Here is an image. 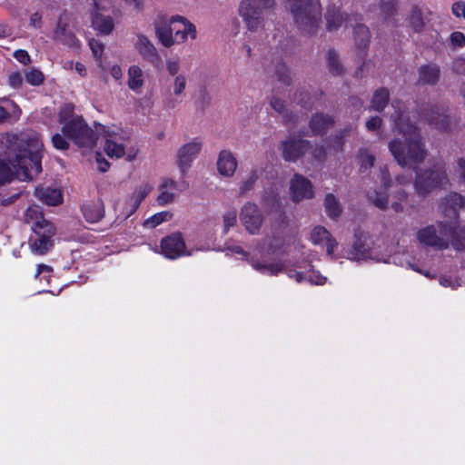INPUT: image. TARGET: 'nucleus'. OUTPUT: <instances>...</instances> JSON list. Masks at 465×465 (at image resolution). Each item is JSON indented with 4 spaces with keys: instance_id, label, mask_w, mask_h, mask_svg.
<instances>
[{
    "instance_id": "nucleus-1",
    "label": "nucleus",
    "mask_w": 465,
    "mask_h": 465,
    "mask_svg": "<svg viewBox=\"0 0 465 465\" xmlns=\"http://www.w3.org/2000/svg\"><path fill=\"white\" fill-rule=\"evenodd\" d=\"M8 146L0 155V184L15 174L19 180H32L42 172L43 143L35 134L8 135Z\"/></svg>"
},
{
    "instance_id": "nucleus-2",
    "label": "nucleus",
    "mask_w": 465,
    "mask_h": 465,
    "mask_svg": "<svg viewBox=\"0 0 465 465\" xmlns=\"http://www.w3.org/2000/svg\"><path fill=\"white\" fill-rule=\"evenodd\" d=\"M391 106L393 113L391 114V120L393 123V133L395 135H401L402 139H392L389 143V150L399 165L415 170L428 155L425 143L417 127L410 123L405 104L394 101Z\"/></svg>"
},
{
    "instance_id": "nucleus-3",
    "label": "nucleus",
    "mask_w": 465,
    "mask_h": 465,
    "mask_svg": "<svg viewBox=\"0 0 465 465\" xmlns=\"http://www.w3.org/2000/svg\"><path fill=\"white\" fill-rule=\"evenodd\" d=\"M417 238L420 243L436 249H446L451 243L460 250L465 248V226L457 230L456 223L440 222L419 230Z\"/></svg>"
},
{
    "instance_id": "nucleus-4",
    "label": "nucleus",
    "mask_w": 465,
    "mask_h": 465,
    "mask_svg": "<svg viewBox=\"0 0 465 465\" xmlns=\"http://www.w3.org/2000/svg\"><path fill=\"white\" fill-rule=\"evenodd\" d=\"M72 104L64 105L59 112V121L63 125V134L79 147L92 148L96 142L94 132L81 116L74 115Z\"/></svg>"
},
{
    "instance_id": "nucleus-5",
    "label": "nucleus",
    "mask_w": 465,
    "mask_h": 465,
    "mask_svg": "<svg viewBox=\"0 0 465 465\" xmlns=\"http://www.w3.org/2000/svg\"><path fill=\"white\" fill-rule=\"evenodd\" d=\"M294 24L305 35H314L322 21L319 0H288Z\"/></svg>"
},
{
    "instance_id": "nucleus-6",
    "label": "nucleus",
    "mask_w": 465,
    "mask_h": 465,
    "mask_svg": "<svg viewBox=\"0 0 465 465\" xmlns=\"http://www.w3.org/2000/svg\"><path fill=\"white\" fill-rule=\"evenodd\" d=\"M282 238H271L266 236L262 245L258 247L257 253L249 259L252 267L258 272L265 275H277L283 270L284 264L281 260L271 261L269 255L282 248Z\"/></svg>"
},
{
    "instance_id": "nucleus-7",
    "label": "nucleus",
    "mask_w": 465,
    "mask_h": 465,
    "mask_svg": "<svg viewBox=\"0 0 465 465\" xmlns=\"http://www.w3.org/2000/svg\"><path fill=\"white\" fill-rule=\"evenodd\" d=\"M274 0H242L239 15L248 30L257 32L264 26L263 12L273 8Z\"/></svg>"
},
{
    "instance_id": "nucleus-8",
    "label": "nucleus",
    "mask_w": 465,
    "mask_h": 465,
    "mask_svg": "<svg viewBox=\"0 0 465 465\" xmlns=\"http://www.w3.org/2000/svg\"><path fill=\"white\" fill-rule=\"evenodd\" d=\"M448 181L445 165L438 163L433 169L417 173L414 185L418 194L425 195L435 188L445 186Z\"/></svg>"
},
{
    "instance_id": "nucleus-9",
    "label": "nucleus",
    "mask_w": 465,
    "mask_h": 465,
    "mask_svg": "<svg viewBox=\"0 0 465 465\" xmlns=\"http://www.w3.org/2000/svg\"><path fill=\"white\" fill-rule=\"evenodd\" d=\"M112 14V5L106 0H94V9L91 12L92 27L100 35H108L114 28Z\"/></svg>"
},
{
    "instance_id": "nucleus-10",
    "label": "nucleus",
    "mask_w": 465,
    "mask_h": 465,
    "mask_svg": "<svg viewBox=\"0 0 465 465\" xmlns=\"http://www.w3.org/2000/svg\"><path fill=\"white\" fill-rule=\"evenodd\" d=\"M104 132L107 138L104 149L109 157L121 158L126 155V160L129 162L136 158L137 149L134 147L128 148L126 145L127 141L122 139L117 132L110 128L104 130Z\"/></svg>"
},
{
    "instance_id": "nucleus-11",
    "label": "nucleus",
    "mask_w": 465,
    "mask_h": 465,
    "mask_svg": "<svg viewBox=\"0 0 465 465\" xmlns=\"http://www.w3.org/2000/svg\"><path fill=\"white\" fill-rule=\"evenodd\" d=\"M240 221L250 234L256 235L261 231L264 218L256 203L247 202L241 208Z\"/></svg>"
},
{
    "instance_id": "nucleus-12",
    "label": "nucleus",
    "mask_w": 465,
    "mask_h": 465,
    "mask_svg": "<svg viewBox=\"0 0 465 465\" xmlns=\"http://www.w3.org/2000/svg\"><path fill=\"white\" fill-rule=\"evenodd\" d=\"M379 179L381 182V190L370 192L368 198L376 207L381 210H385L389 206V194L387 192L393 185L387 166L380 168Z\"/></svg>"
},
{
    "instance_id": "nucleus-13",
    "label": "nucleus",
    "mask_w": 465,
    "mask_h": 465,
    "mask_svg": "<svg viewBox=\"0 0 465 465\" xmlns=\"http://www.w3.org/2000/svg\"><path fill=\"white\" fill-rule=\"evenodd\" d=\"M202 148L203 143L199 139H193L178 149L176 153L177 164L182 173H185L192 166Z\"/></svg>"
},
{
    "instance_id": "nucleus-14",
    "label": "nucleus",
    "mask_w": 465,
    "mask_h": 465,
    "mask_svg": "<svg viewBox=\"0 0 465 465\" xmlns=\"http://www.w3.org/2000/svg\"><path fill=\"white\" fill-rule=\"evenodd\" d=\"M279 148L285 161L295 162L309 149V143L300 137L290 136L280 143Z\"/></svg>"
},
{
    "instance_id": "nucleus-15",
    "label": "nucleus",
    "mask_w": 465,
    "mask_h": 465,
    "mask_svg": "<svg viewBox=\"0 0 465 465\" xmlns=\"http://www.w3.org/2000/svg\"><path fill=\"white\" fill-rule=\"evenodd\" d=\"M176 25L174 15L171 17L158 16L153 23L155 35L164 47H171L174 45L173 26Z\"/></svg>"
},
{
    "instance_id": "nucleus-16",
    "label": "nucleus",
    "mask_w": 465,
    "mask_h": 465,
    "mask_svg": "<svg viewBox=\"0 0 465 465\" xmlns=\"http://www.w3.org/2000/svg\"><path fill=\"white\" fill-rule=\"evenodd\" d=\"M162 253L168 259H176L183 255H192L185 251V243L180 233H173L161 242Z\"/></svg>"
},
{
    "instance_id": "nucleus-17",
    "label": "nucleus",
    "mask_w": 465,
    "mask_h": 465,
    "mask_svg": "<svg viewBox=\"0 0 465 465\" xmlns=\"http://www.w3.org/2000/svg\"><path fill=\"white\" fill-rule=\"evenodd\" d=\"M188 85V75H177L172 78L169 86V93L163 100L164 108L173 109L177 105V100L185 95Z\"/></svg>"
},
{
    "instance_id": "nucleus-18",
    "label": "nucleus",
    "mask_w": 465,
    "mask_h": 465,
    "mask_svg": "<svg viewBox=\"0 0 465 465\" xmlns=\"http://www.w3.org/2000/svg\"><path fill=\"white\" fill-rule=\"evenodd\" d=\"M35 233L36 238L30 240L31 251L37 255H44L53 246L52 237L55 233V229L52 223H44L41 232Z\"/></svg>"
},
{
    "instance_id": "nucleus-19",
    "label": "nucleus",
    "mask_w": 465,
    "mask_h": 465,
    "mask_svg": "<svg viewBox=\"0 0 465 465\" xmlns=\"http://www.w3.org/2000/svg\"><path fill=\"white\" fill-rule=\"evenodd\" d=\"M313 188L310 180L302 175L295 174L290 182V195L293 202L299 203L313 197Z\"/></svg>"
},
{
    "instance_id": "nucleus-20",
    "label": "nucleus",
    "mask_w": 465,
    "mask_h": 465,
    "mask_svg": "<svg viewBox=\"0 0 465 465\" xmlns=\"http://www.w3.org/2000/svg\"><path fill=\"white\" fill-rule=\"evenodd\" d=\"M134 48L143 59L149 63H154L160 59L159 53L153 43L142 33L136 34Z\"/></svg>"
},
{
    "instance_id": "nucleus-21",
    "label": "nucleus",
    "mask_w": 465,
    "mask_h": 465,
    "mask_svg": "<svg viewBox=\"0 0 465 465\" xmlns=\"http://www.w3.org/2000/svg\"><path fill=\"white\" fill-rule=\"evenodd\" d=\"M153 186L149 183H143L126 198L124 203V215L125 218L131 216L140 206L143 200L152 192Z\"/></svg>"
},
{
    "instance_id": "nucleus-22",
    "label": "nucleus",
    "mask_w": 465,
    "mask_h": 465,
    "mask_svg": "<svg viewBox=\"0 0 465 465\" xmlns=\"http://www.w3.org/2000/svg\"><path fill=\"white\" fill-rule=\"evenodd\" d=\"M216 167L221 176L231 178L238 168V161L231 151L223 150L218 154Z\"/></svg>"
},
{
    "instance_id": "nucleus-23",
    "label": "nucleus",
    "mask_w": 465,
    "mask_h": 465,
    "mask_svg": "<svg viewBox=\"0 0 465 465\" xmlns=\"http://www.w3.org/2000/svg\"><path fill=\"white\" fill-rule=\"evenodd\" d=\"M176 25L173 26V40L175 44H182L187 41L188 37L192 40L196 38V28L185 17L174 15Z\"/></svg>"
},
{
    "instance_id": "nucleus-24",
    "label": "nucleus",
    "mask_w": 465,
    "mask_h": 465,
    "mask_svg": "<svg viewBox=\"0 0 465 465\" xmlns=\"http://www.w3.org/2000/svg\"><path fill=\"white\" fill-rule=\"evenodd\" d=\"M160 193L157 196V203L160 206H166L175 201L177 195V183L175 181L164 178L159 185Z\"/></svg>"
},
{
    "instance_id": "nucleus-25",
    "label": "nucleus",
    "mask_w": 465,
    "mask_h": 465,
    "mask_svg": "<svg viewBox=\"0 0 465 465\" xmlns=\"http://www.w3.org/2000/svg\"><path fill=\"white\" fill-rule=\"evenodd\" d=\"M21 109L7 97L0 98V123H15L21 116Z\"/></svg>"
},
{
    "instance_id": "nucleus-26",
    "label": "nucleus",
    "mask_w": 465,
    "mask_h": 465,
    "mask_svg": "<svg viewBox=\"0 0 465 465\" xmlns=\"http://www.w3.org/2000/svg\"><path fill=\"white\" fill-rule=\"evenodd\" d=\"M311 240L315 245H325L328 254H332L337 245L336 241L331 236L330 232L322 226H315L311 232Z\"/></svg>"
},
{
    "instance_id": "nucleus-27",
    "label": "nucleus",
    "mask_w": 465,
    "mask_h": 465,
    "mask_svg": "<svg viewBox=\"0 0 465 465\" xmlns=\"http://www.w3.org/2000/svg\"><path fill=\"white\" fill-rule=\"evenodd\" d=\"M145 83L144 72L137 64H132L127 70V86L135 94H141Z\"/></svg>"
},
{
    "instance_id": "nucleus-28",
    "label": "nucleus",
    "mask_w": 465,
    "mask_h": 465,
    "mask_svg": "<svg viewBox=\"0 0 465 465\" xmlns=\"http://www.w3.org/2000/svg\"><path fill=\"white\" fill-rule=\"evenodd\" d=\"M326 27L329 31L337 30L340 26L345 24V26H353L351 19L345 18L344 15L336 6H331L328 8L326 15Z\"/></svg>"
},
{
    "instance_id": "nucleus-29",
    "label": "nucleus",
    "mask_w": 465,
    "mask_h": 465,
    "mask_svg": "<svg viewBox=\"0 0 465 465\" xmlns=\"http://www.w3.org/2000/svg\"><path fill=\"white\" fill-rule=\"evenodd\" d=\"M406 25L412 33H421L425 27L424 11L420 6H412L405 19Z\"/></svg>"
},
{
    "instance_id": "nucleus-30",
    "label": "nucleus",
    "mask_w": 465,
    "mask_h": 465,
    "mask_svg": "<svg viewBox=\"0 0 465 465\" xmlns=\"http://www.w3.org/2000/svg\"><path fill=\"white\" fill-rule=\"evenodd\" d=\"M440 69L435 64L421 65L418 71V82L421 84L434 85L440 79Z\"/></svg>"
},
{
    "instance_id": "nucleus-31",
    "label": "nucleus",
    "mask_w": 465,
    "mask_h": 465,
    "mask_svg": "<svg viewBox=\"0 0 465 465\" xmlns=\"http://www.w3.org/2000/svg\"><path fill=\"white\" fill-rule=\"evenodd\" d=\"M54 39L70 46H74L76 45V38L73 33L68 30V25L62 16L58 18L56 26L54 30Z\"/></svg>"
},
{
    "instance_id": "nucleus-32",
    "label": "nucleus",
    "mask_w": 465,
    "mask_h": 465,
    "mask_svg": "<svg viewBox=\"0 0 465 465\" xmlns=\"http://www.w3.org/2000/svg\"><path fill=\"white\" fill-rule=\"evenodd\" d=\"M26 223L32 224L34 232H41L44 223H50L43 216L42 210L37 205L29 206L25 213Z\"/></svg>"
},
{
    "instance_id": "nucleus-33",
    "label": "nucleus",
    "mask_w": 465,
    "mask_h": 465,
    "mask_svg": "<svg viewBox=\"0 0 465 465\" xmlns=\"http://www.w3.org/2000/svg\"><path fill=\"white\" fill-rule=\"evenodd\" d=\"M82 211L84 217L89 223H97L104 215V207L101 201L84 204Z\"/></svg>"
},
{
    "instance_id": "nucleus-34",
    "label": "nucleus",
    "mask_w": 465,
    "mask_h": 465,
    "mask_svg": "<svg viewBox=\"0 0 465 465\" xmlns=\"http://www.w3.org/2000/svg\"><path fill=\"white\" fill-rule=\"evenodd\" d=\"M446 215L456 216L458 210L465 207V197L456 193H450L442 203Z\"/></svg>"
},
{
    "instance_id": "nucleus-35",
    "label": "nucleus",
    "mask_w": 465,
    "mask_h": 465,
    "mask_svg": "<svg viewBox=\"0 0 465 465\" xmlns=\"http://www.w3.org/2000/svg\"><path fill=\"white\" fill-rule=\"evenodd\" d=\"M332 119L328 115L315 114L310 122L311 132L314 135L322 134L332 125Z\"/></svg>"
},
{
    "instance_id": "nucleus-36",
    "label": "nucleus",
    "mask_w": 465,
    "mask_h": 465,
    "mask_svg": "<svg viewBox=\"0 0 465 465\" xmlns=\"http://www.w3.org/2000/svg\"><path fill=\"white\" fill-rule=\"evenodd\" d=\"M35 196L48 205H57L62 203L61 192L57 189L40 188L35 190Z\"/></svg>"
},
{
    "instance_id": "nucleus-37",
    "label": "nucleus",
    "mask_w": 465,
    "mask_h": 465,
    "mask_svg": "<svg viewBox=\"0 0 465 465\" xmlns=\"http://www.w3.org/2000/svg\"><path fill=\"white\" fill-rule=\"evenodd\" d=\"M409 206L408 193L403 189L396 190L391 196V207L396 213L406 212Z\"/></svg>"
},
{
    "instance_id": "nucleus-38",
    "label": "nucleus",
    "mask_w": 465,
    "mask_h": 465,
    "mask_svg": "<svg viewBox=\"0 0 465 465\" xmlns=\"http://www.w3.org/2000/svg\"><path fill=\"white\" fill-rule=\"evenodd\" d=\"M173 218V213L169 211H163L157 213L149 218H147L143 223V226L146 229H154L158 225L162 224L164 222H168Z\"/></svg>"
},
{
    "instance_id": "nucleus-39",
    "label": "nucleus",
    "mask_w": 465,
    "mask_h": 465,
    "mask_svg": "<svg viewBox=\"0 0 465 465\" xmlns=\"http://www.w3.org/2000/svg\"><path fill=\"white\" fill-rule=\"evenodd\" d=\"M389 92L385 88L377 90L372 96L371 107L374 111H382L389 102Z\"/></svg>"
},
{
    "instance_id": "nucleus-40",
    "label": "nucleus",
    "mask_w": 465,
    "mask_h": 465,
    "mask_svg": "<svg viewBox=\"0 0 465 465\" xmlns=\"http://www.w3.org/2000/svg\"><path fill=\"white\" fill-rule=\"evenodd\" d=\"M368 257V250L361 241L355 242L351 248L347 252V258L352 261L365 260Z\"/></svg>"
},
{
    "instance_id": "nucleus-41",
    "label": "nucleus",
    "mask_w": 465,
    "mask_h": 465,
    "mask_svg": "<svg viewBox=\"0 0 465 465\" xmlns=\"http://www.w3.org/2000/svg\"><path fill=\"white\" fill-rule=\"evenodd\" d=\"M259 178L258 172L252 170L241 183L239 185V194L245 195L247 193L254 188V185Z\"/></svg>"
},
{
    "instance_id": "nucleus-42",
    "label": "nucleus",
    "mask_w": 465,
    "mask_h": 465,
    "mask_svg": "<svg viewBox=\"0 0 465 465\" xmlns=\"http://www.w3.org/2000/svg\"><path fill=\"white\" fill-rule=\"evenodd\" d=\"M327 66L332 74H340L342 72V64H341L337 54L333 50L327 53Z\"/></svg>"
},
{
    "instance_id": "nucleus-43",
    "label": "nucleus",
    "mask_w": 465,
    "mask_h": 465,
    "mask_svg": "<svg viewBox=\"0 0 465 465\" xmlns=\"http://www.w3.org/2000/svg\"><path fill=\"white\" fill-rule=\"evenodd\" d=\"M324 205L325 210L330 217L336 218L340 215L341 211L340 204L332 194L329 193L326 195Z\"/></svg>"
},
{
    "instance_id": "nucleus-44",
    "label": "nucleus",
    "mask_w": 465,
    "mask_h": 465,
    "mask_svg": "<svg viewBox=\"0 0 465 465\" xmlns=\"http://www.w3.org/2000/svg\"><path fill=\"white\" fill-rule=\"evenodd\" d=\"M182 65L178 58L171 57L165 60V70L168 75L172 78L177 75H184L185 74L181 72Z\"/></svg>"
},
{
    "instance_id": "nucleus-45",
    "label": "nucleus",
    "mask_w": 465,
    "mask_h": 465,
    "mask_svg": "<svg viewBox=\"0 0 465 465\" xmlns=\"http://www.w3.org/2000/svg\"><path fill=\"white\" fill-rule=\"evenodd\" d=\"M353 34L356 41L361 46H365L370 39V31L364 25L358 24L353 28Z\"/></svg>"
},
{
    "instance_id": "nucleus-46",
    "label": "nucleus",
    "mask_w": 465,
    "mask_h": 465,
    "mask_svg": "<svg viewBox=\"0 0 465 465\" xmlns=\"http://www.w3.org/2000/svg\"><path fill=\"white\" fill-rule=\"evenodd\" d=\"M358 158L360 162V171L361 173L367 171L374 164L375 157L370 154L365 149L360 150Z\"/></svg>"
},
{
    "instance_id": "nucleus-47",
    "label": "nucleus",
    "mask_w": 465,
    "mask_h": 465,
    "mask_svg": "<svg viewBox=\"0 0 465 465\" xmlns=\"http://www.w3.org/2000/svg\"><path fill=\"white\" fill-rule=\"evenodd\" d=\"M25 80L31 85H40L44 82L45 76L41 71L33 68L25 74Z\"/></svg>"
},
{
    "instance_id": "nucleus-48",
    "label": "nucleus",
    "mask_w": 465,
    "mask_h": 465,
    "mask_svg": "<svg viewBox=\"0 0 465 465\" xmlns=\"http://www.w3.org/2000/svg\"><path fill=\"white\" fill-rule=\"evenodd\" d=\"M381 11L383 14L385 19L391 17L396 12V1L381 0Z\"/></svg>"
},
{
    "instance_id": "nucleus-49",
    "label": "nucleus",
    "mask_w": 465,
    "mask_h": 465,
    "mask_svg": "<svg viewBox=\"0 0 465 465\" xmlns=\"http://www.w3.org/2000/svg\"><path fill=\"white\" fill-rule=\"evenodd\" d=\"M236 223H237V214L234 210L227 211L223 214V230L225 232H227L231 227L235 226Z\"/></svg>"
},
{
    "instance_id": "nucleus-50",
    "label": "nucleus",
    "mask_w": 465,
    "mask_h": 465,
    "mask_svg": "<svg viewBox=\"0 0 465 465\" xmlns=\"http://www.w3.org/2000/svg\"><path fill=\"white\" fill-rule=\"evenodd\" d=\"M89 45H90V48H91L94 57L96 58L97 62L99 63V65L102 67L101 57H102V54L104 52V45L97 40L92 39L89 42Z\"/></svg>"
},
{
    "instance_id": "nucleus-51",
    "label": "nucleus",
    "mask_w": 465,
    "mask_h": 465,
    "mask_svg": "<svg viewBox=\"0 0 465 465\" xmlns=\"http://www.w3.org/2000/svg\"><path fill=\"white\" fill-rule=\"evenodd\" d=\"M24 82V76L19 72H12L8 74L7 83L14 89L20 88Z\"/></svg>"
},
{
    "instance_id": "nucleus-52",
    "label": "nucleus",
    "mask_w": 465,
    "mask_h": 465,
    "mask_svg": "<svg viewBox=\"0 0 465 465\" xmlns=\"http://www.w3.org/2000/svg\"><path fill=\"white\" fill-rule=\"evenodd\" d=\"M52 143L57 150H66L69 147L67 140L60 134L52 136Z\"/></svg>"
},
{
    "instance_id": "nucleus-53",
    "label": "nucleus",
    "mask_w": 465,
    "mask_h": 465,
    "mask_svg": "<svg viewBox=\"0 0 465 465\" xmlns=\"http://www.w3.org/2000/svg\"><path fill=\"white\" fill-rule=\"evenodd\" d=\"M451 11L456 17L465 19V2H455L451 6Z\"/></svg>"
},
{
    "instance_id": "nucleus-54",
    "label": "nucleus",
    "mask_w": 465,
    "mask_h": 465,
    "mask_svg": "<svg viewBox=\"0 0 465 465\" xmlns=\"http://www.w3.org/2000/svg\"><path fill=\"white\" fill-rule=\"evenodd\" d=\"M43 25V15L40 12L33 13L29 17V26L35 29H40Z\"/></svg>"
},
{
    "instance_id": "nucleus-55",
    "label": "nucleus",
    "mask_w": 465,
    "mask_h": 465,
    "mask_svg": "<svg viewBox=\"0 0 465 465\" xmlns=\"http://www.w3.org/2000/svg\"><path fill=\"white\" fill-rule=\"evenodd\" d=\"M454 173L461 182L465 183V159H458Z\"/></svg>"
},
{
    "instance_id": "nucleus-56",
    "label": "nucleus",
    "mask_w": 465,
    "mask_h": 465,
    "mask_svg": "<svg viewBox=\"0 0 465 465\" xmlns=\"http://www.w3.org/2000/svg\"><path fill=\"white\" fill-rule=\"evenodd\" d=\"M450 43L454 46L461 47L465 45V35L461 32H454L450 35Z\"/></svg>"
},
{
    "instance_id": "nucleus-57",
    "label": "nucleus",
    "mask_w": 465,
    "mask_h": 465,
    "mask_svg": "<svg viewBox=\"0 0 465 465\" xmlns=\"http://www.w3.org/2000/svg\"><path fill=\"white\" fill-rule=\"evenodd\" d=\"M306 281L312 284L322 285L326 282L327 278L321 275L319 272H312L306 275Z\"/></svg>"
},
{
    "instance_id": "nucleus-58",
    "label": "nucleus",
    "mask_w": 465,
    "mask_h": 465,
    "mask_svg": "<svg viewBox=\"0 0 465 465\" xmlns=\"http://www.w3.org/2000/svg\"><path fill=\"white\" fill-rule=\"evenodd\" d=\"M14 56L18 62L22 63L23 64H28L31 62L30 55L25 50H16L14 54Z\"/></svg>"
},
{
    "instance_id": "nucleus-59",
    "label": "nucleus",
    "mask_w": 465,
    "mask_h": 465,
    "mask_svg": "<svg viewBox=\"0 0 465 465\" xmlns=\"http://www.w3.org/2000/svg\"><path fill=\"white\" fill-rule=\"evenodd\" d=\"M453 70L459 74L465 75V58L460 57L454 61L453 63Z\"/></svg>"
},
{
    "instance_id": "nucleus-60",
    "label": "nucleus",
    "mask_w": 465,
    "mask_h": 465,
    "mask_svg": "<svg viewBox=\"0 0 465 465\" xmlns=\"http://www.w3.org/2000/svg\"><path fill=\"white\" fill-rule=\"evenodd\" d=\"M270 104L273 110L280 114L284 111V102L278 97H272L271 99Z\"/></svg>"
},
{
    "instance_id": "nucleus-61",
    "label": "nucleus",
    "mask_w": 465,
    "mask_h": 465,
    "mask_svg": "<svg viewBox=\"0 0 465 465\" xmlns=\"http://www.w3.org/2000/svg\"><path fill=\"white\" fill-rule=\"evenodd\" d=\"M110 74L115 81H120L123 77V71L119 64H114L110 67Z\"/></svg>"
},
{
    "instance_id": "nucleus-62",
    "label": "nucleus",
    "mask_w": 465,
    "mask_h": 465,
    "mask_svg": "<svg viewBox=\"0 0 465 465\" xmlns=\"http://www.w3.org/2000/svg\"><path fill=\"white\" fill-rule=\"evenodd\" d=\"M381 124V119L378 116L372 117L366 123V127L369 131L378 129Z\"/></svg>"
},
{
    "instance_id": "nucleus-63",
    "label": "nucleus",
    "mask_w": 465,
    "mask_h": 465,
    "mask_svg": "<svg viewBox=\"0 0 465 465\" xmlns=\"http://www.w3.org/2000/svg\"><path fill=\"white\" fill-rule=\"evenodd\" d=\"M411 181V175L406 174H400L395 177V183L397 185L404 186L406 184H409Z\"/></svg>"
},
{
    "instance_id": "nucleus-64",
    "label": "nucleus",
    "mask_w": 465,
    "mask_h": 465,
    "mask_svg": "<svg viewBox=\"0 0 465 465\" xmlns=\"http://www.w3.org/2000/svg\"><path fill=\"white\" fill-rule=\"evenodd\" d=\"M11 28L6 24L0 23V38H5L11 35Z\"/></svg>"
}]
</instances>
